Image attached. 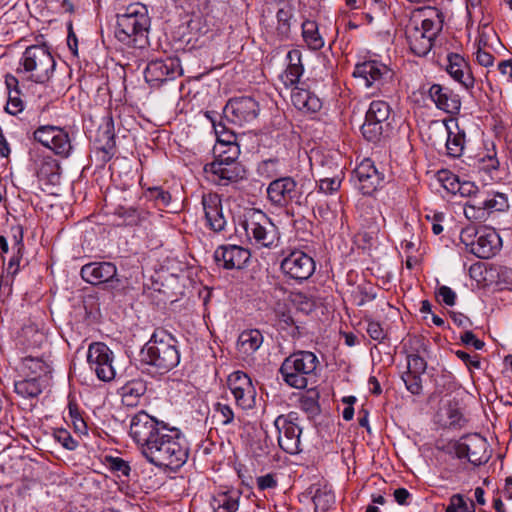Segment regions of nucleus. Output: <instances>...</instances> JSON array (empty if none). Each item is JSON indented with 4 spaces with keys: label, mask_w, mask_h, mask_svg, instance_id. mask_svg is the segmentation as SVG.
Instances as JSON below:
<instances>
[{
    "label": "nucleus",
    "mask_w": 512,
    "mask_h": 512,
    "mask_svg": "<svg viewBox=\"0 0 512 512\" xmlns=\"http://www.w3.org/2000/svg\"><path fill=\"white\" fill-rule=\"evenodd\" d=\"M461 242L469 251L480 259H489L495 256L502 247V240L495 229L481 227L476 229L468 226L460 233Z\"/></svg>",
    "instance_id": "6"
},
{
    "label": "nucleus",
    "mask_w": 512,
    "mask_h": 512,
    "mask_svg": "<svg viewBox=\"0 0 512 512\" xmlns=\"http://www.w3.org/2000/svg\"><path fill=\"white\" fill-rule=\"evenodd\" d=\"M463 211L468 220L485 221L488 218V212H486L485 192L480 191L468 199L464 204Z\"/></svg>",
    "instance_id": "31"
},
{
    "label": "nucleus",
    "mask_w": 512,
    "mask_h": 512,
    "mask_svg": "<svg viewBox=\"0 0 512 512\" xmlns=\"http://www.w3.org/2000/svg\"><path fill=\"white\" fill-rule=\"evenodd\" d=\"M112 352L104 343L95 342L88 348L87 361L90 368L95 372L98 379L110 381L116 376L112 365Z\"/></svg>",
    "instance_id": "14"
},
{
    "label": "nucleus",
    "mask_w": 512,
    "mask_h": 512,
    "mask_svg": "<svg viewBox=\"0 0 512 512\" xmlns=\"http://www.w3.org/2000/svg\"><path fill=\"white\" fill-rule=\"evenodd\" d=\"M429 98L434 102L436 107L444 112L455 114L461 108L459 96L451 89L440 84H433L428 90Z\"/></svg>",
    "instance_id": "24"
},
{
    "label": "nucleus",
    "mask_w": 512,
    "mask_h": 512,
    "mask_svg": "<svg viewBox=\"0 0 512 512\" xmlns=\"http://www.w3.org/2000/svg\"><path fill=\"white\" fill-rule=\"evenodd\" d=\"M467 509V501L462 494H453L449 498V503L445 509V512H462Z\"/></svg>",
    "instance_id": "62"
},
{
    "label": "nucleus",
    "mask_w": 512,
    "mask_h": 512,
    "mask_svg": "<svg viewBox=\"0 0 512 512\" xmlns=\"http://www.w3.org/2000/svg\"><path fill=\"white\" fill-rule=\"evenodd\" d=\"M441 30V25L431 19H424L421 25L411 23L406 28V39L411 52L418 56H426L433 46V41Z\"/></svg>",
    "instance_id": "8"
},
{
    "label": "nucleus",
    "mask_w": 512,
    "mask_h": 512,
    "mask_svg": "<svg viewBox=\"0 0 512 512\" xmlns=\"http://www.w3.org/2000/svg\"><path fill=\"white\" fill-rule=\"evenodd\" d=\"M365 117L380 122V125L383 123V126L392 132L391 107L388 102L373 100L369 105Z\"/></svg>",
    "instance_id": "32"
},
{
    "label": "nucleus",
    "mask_w": 512,
    "mask_h": 512,
    "mask_svg": "<svg viewBox=\"0 0 512 512\" xmlns=\"http://www.w3.org/2000/svg\"><path fill=\"white\" fill-rule=\"evenodd\" d=\"M144 197L152 201L156 207H168L172 198L168 191L159 186L148 187Z\"/></svg>",
    "instance_id": "44"
},
{
    "label": "nucleus",
    "mask_w": 512,
    "mask_h": 512,
    "mask_svg": "<svg viewBox=\"0 0 512 512\" xmlns=\"http://www.w3.org/2000/svg\"><path fill=\"white\" fill-rule=\"evenodd\" d=\"M235 403L238 407L248 410L255 406L256 390L253 385H246V388L232 392Z\"/></svg>",
    "instance_id": "43"
},
{
    "label": "nucleus",
    "mask_w": 512,
    "mask_h": 512,
    "mask_svg": "<svg viewBox=\"0 0 512 512\" xmlns=\"http://www.w3.org/2000/svg\"><path fill=\"white\" fill-rule=\"evenodd\" d=\"M298 421V414L290 412L287 415H279L274 425L278 430V444L280 448L291 455L301 452V434Z\"/></svg>",
    "instance_id": "10"
},
{
    "label": "nucleus",
    "mask_w": 512,
    "mask_h": 512,
    "mask_svg": "<svg viewBox=\"0 0 512 512\" xmlns=\"http://www.w3.org/2000/svg\"><path fill=\"white\" fill-rule=\"evenodd\" d=\"M250 257L249 250L238 245H222L214 252L217 265L228 270L244 268Z\"/></svg>",
    "instance_id": "20"
},
{
    "label": "nucleus",
    "mask_w": 512,
    "mask_h": 512,
    "mask_svg": "<svg viewBox=\"0 0 512 512\" xmlns=\"http://www.w3.org/2000/svg\"><path fill=\"white\" fill-rule=\"evenodd\" d=\"M227 385L231 393L246 388V385H253L251 378L243 371L231 373L227 379Z\"/></svg>",
    "instance_id": "50"
},
{
    "label": "nucleus",
    "mask_w": 512,
    "mask_h": 512,
    "mask_svg": "<svg viewBox=\"0 0 512 512\" xmlns=\"http://www.w3.org/2000/svg\"><path fill=\"white\" fill-rule=\"evenodd\" d=\"M68 410H69L70 419L73 423L75 430L82 434L86 433L87 424L84 421V418H82L77 404L73 403V402H69Z\"/></svg>",
    "instance_id": "53"
},
{
    "label": "nucleus",
    "mask_w": 512,
    "mask_h": 512,
    "mask_svg": "<svg viewBox=\"0 0 512 512\" xmlns=\"http://www.w3.org/2000/svg\"><path fill=\"white\" fill-rule=\"evenodd\" d=\"M25 104L20 98V94H8V101L5 111L11 115H17L24 110Z\"/></svg>",
    "instance_id": "59"
},
{
    "label": "nucleus",
    "mask_w": 512,
    "mask_h": 512,
    "mask_svg": "<svg viewBox=\"0 0 512 512\" xmlns=\"http://www.w3.org/2000/svg\"><path fill=\"white\" fill-rule=\"evenodd\" d=\"M446 181H450L445 187L452 193H459L462 197L470 199L481 190L471 181H460L456 176L447 177Z\"/></svg>",
    "instance_id": "40"
},
{
    "label": "nucleus",
    "mask_w": 512,
    "mask_h": 512,
    "mask_svg": "<svg viewBox=\"0 0 512 512\" xmlns=\"http://www.w3.org/2000/svg\"><path fill=\"white\" fill-rule=\"evenodd\" d=\"M206 116L211 119L213 128L215 130V133L217 135V144H223V146L227 145H239L237 143V136L234 132L226 129L225 125L222 123L216 124V122L210 117L209 112L206 113Z\"/></svg>",
    "instance_id": "46"
},
{
    "label": "nucleus",
    "mask_w": 512,
    "mask_h": 512,
    "mask_svg": "<svg viewBox=\"0 0 512 512\" xmlns=\"http://www.w3.org/2000/svg\"><path fill=\"white\" fill-rule=\"evenodd\" d=\"M293 18V9L290 6L280 8L276 13L277 35L281 40H286L291 34V20Z\"/></svg>",
    "instance_id": "41"
},
{
    "label": "nucleus",
    "mask_w": 512,
    "mask_h": 512,
    "mask_svg": "<svg viewBox=\"0 0 512 512\" xmlns=\"http://www.w3.org/2000/svg\"><path fill=\"white\" fill-rule=\"evenodd\" d=\"M241 491L238 489H224L213 495L211 506L213 512H237L240 505Z\"/></svg>",
    "instance_id": "28"
},
{
    "label": "nucleus",
    "mask_w": 512,
    "mask_h": 512,
    "mask_svg": "<svg viewBox=\"0 0 512 512\" xmlns=\"http://www.w3.org/2000/svg\"><path fill=\"white\" fill-rule=\"evenodd\" d=\"M293 302L297 304L298 308L301 311H304L306 313L312 311L315 307L314 301L302 293L296 294L294 296Z\"/></svg>",
    "instance_id": "64"
},
{
    "label": "nucleus",
    "mask_w": 512,
    "mask_h": 512,
    "mask_svg": "<svg viewBox=\"0 0 512 512\" xmlns=\"http://www.w3.org/2000/svg\"><path fill=\"white\" fill-rule=\"evenodd\" d=\"M427 363L423 357L418 354H409L407 356V371L415 374H423L426 371Z\"/></svg>",
    "instance_id": "56"
},
{
    "label": "nucleus",
    "mask_w": 512,
    "mask_h": 512,
    "mask_svg": "<svg viewBox=\"0 0 512 512\" xmlns=\"http://www.w3.org/2000/svg\"><path fill=\"white\" fill-rule=\"evenodd\" d=\"M361 133L367 141L379 143L388 138L392 132L385 128L383 124L380 125V122L365 117V121L361 126Z\"/></svg>",
    "instance_id": "37"
},
{
    "label": "nucleus",
    "mask_w": 512,
    "mask_h": 512,
    "mask_svg": "<svg viewBox=\"0 0 512 512\" xmlns=\"http://www.w3.org/2000/svg\"><path fill=\"white\" fill-rule=\"evenodd\" d=\"M146 392V383L141 379H132L130 380V407L136 405L132 401V398H139L143 396Z\"/></svg>",
    "instance_id": "63"
},
{
    "label": "nucleus",
    "mask_w": 512,
    "mask_h": 512,
    "mask_svg": "<svg viewBox=\"0 0 512 512\" xmlns=\"http://www.w3.org/2000/svg\"><path fill=\"white\" fill-rule=\"evenodd\" d=\"M303 72V65H287L285 71L281 75V80L286 87H292L298 84Z\"/></svg>",
    "instance_id": "49"
},
{
    "label": "nucleus",
    "mask_w": 512,
    "mask_h": 512,
    "mask_svg": "<svg viewBox=\"0 0 512 512\" xmlns=\"http://www.w3.org/2000/svg\"><path fill=\"white\" fill-rule=\"evenodd\" d=\"M291 101L298 110L306 112L315 113L322 107L321 100L314 93L298 87L293 88Z\"/></svg>",
    "instance_id": "29"
},
{
    "label": "nucleus",
    "mask_w": 512,
    "mask_h": 512,
    "mask_svg": "<svg viewBox=\"0 0 512 512\" xmlns=\"http://www.w3.org/2000/svg\"><path fill=\"white\" fill-rule=\"evenodd\" d=\"M365 322L367 323L366 332L371 339L381 343L387 338V333L379 322L371 318H365Z\"/></svg>",
    "instance_id": "52"
},
{
    "label": "nucleus",
    "mask_w": 512,
    "mask_h": 512,
    "mask_svg": "<svg viewBox=\"0 0 512 512\" xmlns=\"http://www.w3.org/2000/svg\"><path fill=\"white\" fill-rule=\"evenodd\" d=\"M275 314L277 317L278 326L281 329H286V328L290 327V328H292L291 334L293 336H295L296 334H299V331H298L299 328H298V326H295L294 319L291 316V313L289 311L276 310Z\"/></svg>",
    "instance_id": "57"
},
{
    "label": "nucleus",
    "mask_w": 512,
    "mask_h": 512,
    "mask_svg": "<svg viewBox=\"0 0 512 512\" xmlns=\"http://www.w3.org/2000/svg\"><path fill=\"white\" fill-rule=\"evenodd\" d=\"M20 372L23 377L35 378L47 382L51 374V366L43 357L29 355L22 359Z\"/></svg>",
    "instance_id": "27"
},
{
    "label": "nucleus",
    "mask_w": 512,
    "mask_h": 512,
    "mask_svg": "<svg viewBox=\"0 0 512 512\" xmlns=\"http://www.w3.org/2000/svg\"><path fill=\"white\" fill-rule=\"evenodd\" d=\"M130 25L133 28L135 46L144 49L148 45L147 33L150 26L146 6L139 3L130 4Z\"/></svg>",
    "instance_id": "22"
},
{
    "label": "nucleus",
    "mask_w": 512,
    "mask_h": 512,
    "mask_svg": "<svg viewBox=\"0 0 512 512\" xmlns=\"http://www.w3.org/2000/svg\"><path fill=\"white\" fill-rule=\"evenodd\" d=\"M282 272L291 279L303 281L315 271V262L311 256L300 250L292 251L281 262Z\"/></svg>",
    "instance_id": "16"
},
{
    "label": "nucleus",
    "mask_w": 512,
    "mask_h": 512,
    "mask_svg": "<svg viewBox=\"0 0 512 512\" xmlns=\"http://www.w3.org/2000/svg\"><path fill=\"white\" fill-rule=\"evenodd\" d=\"M301 28L303 41L309 49L318 51L324 47V38L320 34L318 24L315 21L305 20Z\"/></svg>",
    "instance_id": "35"
},
{
    "label": "nucleus",
    "mask_w": 512,
    "mask_h": 512,
    "mask_svg": "<svg viewBox=\"0 0 512 512\" xmlns=\"http://www.w3.org/2000/svg\"><path fill=\"white\" fill-rule=\"evenodd\" d=\"M353 76L362 80L365 87L372 88L373 93L388 96L395 89L394 71L377 60L356 64Z\"/></svg>",
    "instance_id": "5"
},
{
    "label": "nucleus",
    "mask_w": 512,
    "mask_h": 512,
    "mask_svg": "<svg viewBox=\"0 0 512 512\" xmlns=\"http://www.w3.org/2000/svg\"><path fill=\"white\" fill-rule=\"evenodd\" d=\"M116 18V25L114 27V48L117 52L125 56L128 47V32L126 30L128 27V12L117 13Z\"/></svg>",
    "instance_id": "34"
},
{
    "label": "nucleus",
    "mask_w": 512,
    "mask_h": 512,
    "mask_svg": "<svg viewBox=\"0 0 512 512\" xmlns=\"http://www.w3.org/2000/svg\"><path fill=\"white\" fill-rule=\"evenodd\" d=\"M357 189L367 196H371L384 183V173L379 171L374 162L366 158L354 170Z\"/></svg>",
    "instance_id": "18"
},
{
    "label": "nucleus",
    "mask_w": 512,
    "mask_h": 512,
    "mask_svg": "<svg viewBox=\"0 0 512 512\" xmlns=\"http://www.w3.org/2000/svg\"><path fill=\"white\" fill-rule=\"evenodd\" d=\"M46 383L39 379L24 377L21 380L15 381L14 391L23 398H35L42 393L43 386Z\"/></svg>",
    "instance_id": "36"
},
{
    "label": "nucleus",
    "mask_w": 512,
    "mask_h": 512,
    "mask_svg": "<svg viewBox=\"0 0 512 512\" xmlns=\"http://www.w3.org/2000/svg\"><path fill=\"white\" fill-rule=\"evenodd\" d=\"M439 128L446 135L447 155L453 158L460 157L465 145V131L460 129L456 119L443 120Z\"/></svg>",
    "instance_id": "23"
},
{
    "label": "nucleus",
    "mask_w": 512,
    "mask_h": 512,
    "mask_svg": "<svg viewBox=\"0 0 512 512\" xmlns=\"http://www.w3.org/2000/svg\"><path fill=\"white\" fill-rule=\"evenodd\" d=\"M202 205L206 220V226L215 233L225 230L227 220L223 213L221 197L216 193H208L202 196Z\"/></svg>",
    "instance_id": "19"
},
{
    "label": "nucleus",
    "mask_w": 512,
    "mask_h": 512,
    "mask_svg": "<svg viewBox=\"0 0 512 512\" xmlns=\"http://www.w3.org/2000/svg\"><path fill=\"white\" fill-rule=\"evenodd\" d=\"M259 112V103L250 96L234 97L227 102L223 109L224 117L239 126L254 121Z\"/></svg>",
    "instance_id": "13"
},
{
    "label": "nucleus",
    "mask_w": 512,
    "mask_h": 512,
    "mask_svg": "<svg viewBox=\"0 0 512 512\" xmlns=\"http://www.w3.org/2000/svg\"><path fill=\"white\" fill-rule=\"evenodd\" d=\"M165 426L166 424L158 421L145 411H139L132 416L130 437L136 443L140 453L149 446L150 441H153Z\"/></svg>",
    "instance_id": "11"
},
{
    "label": "nucleus",
    "mask_w": 512,
    "mask_h": 512,
    "mask_svg": "<svg viewBox=\"0 0 512 512\" xmlns=\"http://www.w3.org/2000/svg\"><path fill=\"white\" fill-rule=\"evenodd\" d=\"M141 454L157 467L177 471L186 463L189 448L179 429L166 425Z\"/></svg>",
    "instance_id": "1"
},
{
    "label": "nucleus",
    "mask_w": 512,
    "mask_h": 512,
    "mask_svg": "<svg viewBox=\"0 0 512 512\" xmlns=\"http://www.w3.org/2000/svg\"><path fill=\"white\" fill-rule=\"evenodd\" d=\"M214 151L217 153V160L229 161L232 163H240L238 161V158L240 156L239 145L223 146V144H219L215 145Z\"/></svg>",
    "instance_id": "48"
},
{
    "label": "nucleus",
    "mask_w": 512,
    "mask_h": 512,
    "mask_svg": "<svg viewBox=\"0 0 512 512\" xmlns=\"http://www.w3.org/2000/svg\"><path fill=\"white\" fill-rule=\"evenodd\" d=\"M54 438L68 450H74L78 446V442L73 439L71 434L66 429H56L54 431Z\"/></svg>",
    "instance_id": "58"
},
{
    "label": "nucleus",
    "mask_w": 512,
    "mask_h": 512,
    "mask_svg": "<svg viewBox=\"0 0 512 512\" xmlns=\"http://www.w3.org/2000/svg\"><path fill=\"white\" fill-rule=\"evenodd\" d=\"M21 64L30 73L31 81L44 84L51 79L56 62L45 46L32 45L24 51Z\"/></svg>",
    "instance_id": "7"
},
{
    "label": "nucleus",
    "mask_w": 512,
    "mask_h": 512,
    "mask_svg": "<svg viewBox=\"0 0 512 512\" xmlns=\"http://www.w3.org/2000/svg\"><path fill=\"white\" fill-rule=\"evenodd\" d=\"M319 365L320 361L313 352L300 350L284 359L279 373L289 387L303 390L317 382Z\"/></svg>",
    "instance_id": "3"
},
{
    "label": "nucleus",
    "mask_w": 512,
    "mask_h": 512,
    "mask_svg": "<svg viewBox=\"0 0 512 512\" xmlns=\"http://www.w3.org/2000/svg\"><path fill=\"white\" fill-rule=\"evenodd\" d=\"M436 297L439 302L447 305L454 306L456 303V293L448 286L442 285L437 289Z\"/></svg>",
    "instance_id": "60"
},
{
    "label": "nucleus",
    "mask_w": 512,
    "mask_h": 512,
    "mask_svg": "<svg viewBox=\"0 0 512 512\" xmlns=\"http://www.w3.org/2000/svg\"><path fill=\"white\" fill-rule=\"evenodd\" d=\"M10 234H11V245H12L13 251L17 254H21V251L24 247L22 227L20 225L11 227Z\"/></svg>",
    "instance_id": "61"
},
{
    "label": "nucleus",
    "mask_w": 512,
    "mask_h": 512,
    "mask_svg": "<svg viewBox=\"0 0 512 512\" xmlns=\"http://www.w3.org/2000/svg\"><path fill=\"white\" fill-rule=\"evenodd\" d=\"M53 142L47 148L51 149L55 154L67 158L72 151V144L69 134L61 127H56L53 134Z\"/></svg>",
    "instance_id": "38"
},
{
    "label": "nucleus",
    "mask_w": 512,
    "mask_h": 512,
    "mask_svg": "<svg viewBox=\"0 0 512 512\" xmlns=\"http://www.w3.org/2000/svg\"><path fill=\"white\" fill-rule=\"evenodd\" d=\"M204 171L211 175V180L222 186L236 183L246 176V170L241 163L215 160L204 166Z\"/></svg>",
    "instance_id": "17"
},
{
    "label": "nucleus",
    "mask_w": 512,
    "mask_h": 512,
    "mask_svg": "<svg viewBox=\"0 0 512 512\" xmlns=\"http://www.w3.org/2000/svg\"><path fill=\"white\" fill-rule=\"evenodd\" d=\"M241 226L247 240L257 248H273L278 245L280 239L278 228L262 211L247 212Z\"/></svg>",
    "instance_id": "4"
},
{
    "label": "nucleus",
    "mask_w": 512,
    "mask_h": 512,
    "mask_svg": "<svg viewBox=\"0 0 512 512\" xmlns=\"http://www.w3.org/2000/svg\"><path fill=\"white\" fill-rule=\"evenodd\" d=\"M234 412L230 405L224 403H216L214 405L213 419L222 426H227L234 421Z\"/></svg>",
    "instance_id": "47"
},
{
    "label": "nucleus",
    "mask_w": 512,
    "mask_h": 512,
    "mask_svg": "<svg viewBox=\"0 0 512 512\" xmlns=\"http://www.w3.org/2000/svg\"><path fill=\"white\" fill-rule=\"evenodd\" d=\"M182 75V67L178 58H166L155 60L147 64L144 70V78L151 86H159L167 80L175 79Z\"/></svg>",
    "instance_id": "15"
},
{
    "label": "nucleus",
    "mask_w": 512,
    "mask_h": 512,
    "mask_svg": "<svg viewBox=\"0 0 512 512\" xmlns=\"http://www.w3.org/2000/svg\"><path fill=\"white\" fill-rule=\"evenodd\" d=\"M485 203L488 217L493 212L505 211L509 207L507 196L499 192L493 194L485 192Z\"/></svg>",
    "instance_id": "45"
},
{
    "label": "nucleus",
    "mask_w": 512,
    "mask_h": 512,
    "mask_svg": "<svg viewBox=\"0 0 512 512\" xmlns=\"http://www.w3.org/2000/svg\"><path fill=\"white\" fill-rule=\"evenodd\" d=\"M454 450L459 459L466 458L471 464L479 466L489 458L488 443L478 433L468 434L454 443Z\"/></svg>",
    "instance_id": "12"
},
{
    "label": "nucleus",
    "mask_w": 512,
    "mask_h": 512,
    "mask_svg": "<svg viewBox=\"0 0 512 512\" xmlns=\"http://www.w3.org/2000/svg\"><path fill=\"white\" fill-rule=\"evenodd\" d=\"M266 194L270 204L277 208H285L293 203L302 204V191L291 176L271 181L267 186Z\"/></svg>",
    "instance_id": "9"
},
{
    "label": "nucleus",
    "mask_w": 512,
    "mask_h": 512,
    "mask_svg": "<svg viewBox=\"0 0 512 512\" xmlns=\"http://www.w3.org/2000/svg\"><path fill=\"white\" fill-rule=\"evenodd\" d=\"M34 164V170L37 178L46 185H58L60 183L61 173L60 164L51 155H40L30 153Z\"/></svg>",
    "instance_id": "21"
},
{
    "label": "nucleus",
    "mask_w": 512,
    "mask_h": 512,
    "mask_svg": "<svg viewBox=\"0 0 512 512\" xmlns=\"http://www.w3.org/2000/svg\"><path fill=\"white\" fill-rule=\"evenodd\" d=\"M319 392L316 389H309L299 397V407L305 412L308 418H314L320 414Z\"/></svg>",
    "instance_id": "39"
},
{
    "label": "nucleus",
    "mask_w": 512,
    "mask_h": 512,
    "mask_svg": "<svg viewBox=\"0 0 512 512\" xmlns=\"http://www.w3.org/2000/svg\"><path fill=\"white\" fill-rule=\"evenodd\" d=\"M448 65L446 71L457 82L465 88H471L474 85V78L470 72V67L463 56L457 53H451L447 56Z\"/></svg>",
    "instance_id": "26"
},
{
    "label": "nucleus",
    "mask_w": 512,
    "mask_h": 512,
    "mask_svg": "<svg viewBox=\"0 0 512 512\" xmlns=\"http://www.w3.org/2000/svg\"><path fill=\"white\" fill-rule=\"evenodd\" d=\"M402 379L408 391L414 395H419L422 392L421 374L405 372Z\"/></svg>",
    "instance_id": "54"
},
{
    "label": "nucleus",
    "mask_w": 512,
    "mask_h": 512,
    "mask_svg": "<svg viewBox=\"0 0 512 512\" xmlns=\"http://www.w3.org/2000/svg\"><path fill=\"white\" fill-rule=\"evenodd\" d=\"M141 364L155 367L165 373L178 365L180 353L177 340L164 329H157L139 352Z\"/></svg>",
    "instance_id": "2"
},
{
    "label": "nucleus",
    "mask_w": 512,
    "mask_h": 512,
    "mask_svg": "<svg viewBox=\"0 0 512 512\" xmlns=\"http://www.w3.org/2000/svg\"><path fill=\"white\" fill-rule=\"evenodd\" d=\"M476 166L479 171L487 173L491 179H494L498 174L500 166L496 151L493 149L486 155L479 157Z\"/></svg>",
    "instance_id": "42"
},
{
    "label": "nucleus",
    "mask_w": 512,
    "mask_h": 512,
    "mask_svg": "<svg viewBox=\"0 0 512 512\" xmlns=\"http://www.w3.org/2000/svg\"><path fill=\"white\" fill-rule=\"evenodd\" d=\"M57 126L43 125L39 126L34 132V140L42 144L44 147L51 145L53 142V134Z\"/></svg>",
    "instance_id": "51"
},
{
    "label": "nucleus",
    "mask_w": 512,
    "mask_h": 512,
    "mask_svg": "<svg viewBox=\"0 0 512 512\" xmlns=\"http://www.w3.org/2000/svg\"><path fill=\"white\" fill-rule=\"evenodd\" d=\"M130 226L134 225L137 228L132 235L133 238H138L144 243L148 239L151 231V221L149 212L144 210L130 209Z\"/></svg>",
    "instance_id": "33"
},
{
    "label": "nucleus",
    "mask_w": 512,
    "mask_h": 512,
    "mask_svg": "<svg viewBox=\"0 0 512 512\" xmlns=\"http://www.w3.org/2000/svg\"><path fill=\"white\" fill-rule=\"evenodd\" d=\"M105 465L118 476H128V462L120 457L106 456Z\"/></svg>",
    "instance_id": "55"
},
{
    "label": "nucleus",
    "mask_w": 512,
    "mask_h": 512,
    "mask_svg": "<svg viewBox=\"0 0 512 512\" xmlns=\"http://www.w3.org/2000/svg\"><path fill=\"white\" fill-rule=\"evenodd\" d=\"M263 339L258 329L244 330L238 337L237 350L243 356H251L261 347Z\"/></svg>",
    "instance_id": "30"
},
{
    "label": "nucleus",
    "mask_w": 512,
    "mask_h": 512,
    "mask_svg": "<svg viewBox=\"0 0 512 512\" xmlns=\"http://www.w3.org/2000/svg\"><path fill=\"white\" fill-rule=\"evenodd\" d=\"M117 273L116 266L111 262H91L81 268L82 279L92 285L112 280Z\"/></svg>",
    "instance_id": "25"
}]
</instances>
